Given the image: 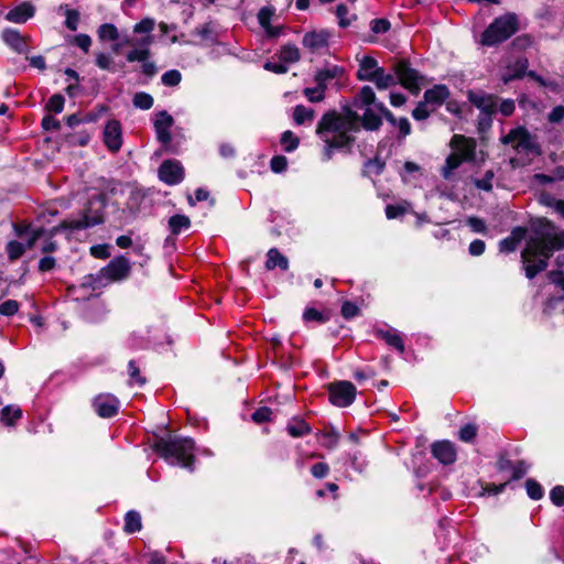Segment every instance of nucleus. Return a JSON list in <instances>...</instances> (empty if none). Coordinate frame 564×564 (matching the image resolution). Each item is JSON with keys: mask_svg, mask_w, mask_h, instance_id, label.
<instances>
[{"mask_svg": "<svg viewBox=\"0 0 564 564\" xmlns=\"http://www.w3.org/2000/svg\"><path fill=\"white\" fill-rule=\"evenodd\" d=\"M478 434V426L475 423H467L460 426L458 438L464 443H474Z\"/></svg>", "mask_w": 564, "mask_h": 564, "instance_id": "obj_43", "label": "nucleus"}, {"mask_svg": "<svg viewBox=\"0 0 564 564\" xmlns=\"http://www.w3.org/2000/svg\"><path fill=\"white\" fill-rule=\"evenodd\" d=\"M386 169V162L379 156H375L365 162V169L362 170V176H370L371 174L379 176Z\"/></svg>", "mask_w": 564, "mask_h": 564, "instance_id": "obj_36", "label": "nucleus"}, {"mask_svg": "<svg viewBox=\"0 0 564 564\" xmlns=\"http://www.w3.org/2000/svg\"><path fill=\"white\" fill-rule=\"evenodd\" d=\"M555 229V224L546 217H539L531 221L532 235L520 253L527 279L533 280L544 272L554 252L564 249V229L554 232Z\"/></svg>", "mask_w": 564, "mask_h": 564, "instance_id": "obj_1", "label": "nucleus"}, {"mask_svg": "<svg viewBox=\"0 0 564 564\" xmlns=\"http://www.w3.org/2000/svg\"><path fill=\"white\" fill-rule=\"evenodd\" d=\"M158 176L166 185H176L183 182L185 171L182 163L177 160H164L158 170Z\"/></svg>", "mask_w": 564, "mask_h": 564, "instance_id": "obj_10", "label": "nucleus"}, {"mask_svg": "<svg viewBox=\"0 0 564 564\" xmlns=\"http://www.w3.org/2000/svg\"><path fill=\"white\" fill-rule=\"evenodd\" d=\"M155 454L161 458L176 464L188 471H194L196 456L195 442L191 437H183L180 435H154L153 443L151 445Z\"/></svg>", "mask_w": 564, "mask_h": 564, "instance_id": "obj_2", "label": "nucleus"}, {"mask_svg": "<svg viewBox=\"0 0 564 564\" xmlns=\"http://www.w3.org/2000/svg\"><path fill=\"white\" fill-rule=\"evenodd\" d=\"M174 124V118L166 111L161 110L156 112L153 122L156 140L162 145H167L172 141L171 128Z\"/></svg>", "mask_w": 564, "mask_h": 564, "instance_id": "obj_14", "label": "nucleus"}, {"mask_svg": "<svg viewBox=\"0 0 564 564\" xmlns=\"http://www.w3.org/2000/svg\"><path fill=\"white\" fill-rule=\"evenodd\" d=\"M330 32L328 30L306 32L302 39L304 47L308 48L312 53H317L322 50L329 47Z\"/></svg>", "mask_w": 564, "mask_h": 564, "instance_id": "obj_17", "label": "nucleus"}, {"mask_svg": "<svg viewBox=\"0 0 564 564\" xmlns=\"http://www.w3.org/2000/svg\"><path fill=\"white\" fill-rule=\"evenodd\" d=\"M431 115V111L427 109V104L424 100L417 102L416 107L412 110V117L416 121L426 120Z\"/></svg>", "mask_w": 564, "mask_h": 564, "instance_id": "obj_62", "label": "nucleus"}, {"mask_svg": "<svg viewBox=\"0 0 564 564\" xmlns=\"http://www.w3.org/2000/svg\"><path fill=\"white\" fill-rule=\"evenodd\" d=\"M108 205V195L105 192L94 194L87 200L79 219L63 220L51 229V236L62 229L83 230L105 223V209Z\"/></svg>", "mask_w": 564, "mask_h": 564, "instance_id": "obj_3", "label": "nucleus"}, {"mask_svg": "<svg viewBox=\"0 0 564 564\" xmlns=\"http://www.w3.org/2000/svg\"><path fill=\"white\" fill-rule=\"evenodd\" d=\"M468 101L480 110V113L495 115L498 111V97L485 91H467Z\"/></svg>", "mask_w": 564, "mask_h": 564, "instance_id": "obj_13", "label": "nucleus"}, {"mask_svg": "<svg viewBox=\"0 0 564 564\" xmlns=\"http://www.w3.org/2000/svg\"><path fill=\"white\" fill-rule=\"evenodd\" d=\"M529 67V59L527 57L518 58L513 66H508L507 72L502 74L501 80L503 84H509L513 80L522 79Z\"/></svg>", "mask_w": 564, "mask_h": 564, "instance_id": "obj_24", "label": "nucleus"}, {"mask_svg": "<svg viewBox=\"0 0 564 564\" xmlns=\"http://www.w3.org/2000/svg\"><path fill=\"white\" fill-rule=\"evenodd\" d=\"M167 224L171 234L177 236L183 230H187L191 227V219L186 215L175 214L169 218Z\"/></svg>", "mask_w": 564, "mask_h": 564, "instance_id": "obj_33", "label": "nucleus"}, {"mask_svg": "<svg viewBox=\"0 0 564 564\" xmlns=\"http://www.w3.org/2000/svg\"><path fill=\"white\" fill-rule=\"evenodd\" d=\"M362 78H367L368 82L375 83L376 87L379 90H383L397 85L395 74H387L383 67L378 66L375 70L371 72V75L361 76Z\"/></svg>", "mask_w": 564, "mask_h": 564, "instance_id": "obj_23", "label": "nucleus"}, {"mask_svg": "<svg viewBox=\"0 0 564 564\" xmlns=\"http://www.w3.org/2000/svg\"><path fill=\"white\" fill-rule=\"evenodd\" d=\"M28 249L26 245L18 241V240H11L6 246V252L8 254L9 261H17L20 259L25 250Z\"/></svg>", "mask_w": 564, "mask_h": 564, "instance_id": "obj_40", "label": "nucleus"}, {"mask_svg": "<svg viewBox=\"0 0 564 564\" xmlns=\"http://www.w3.org/2000/svg\"><path fill=\"white\" fill-rule=\"evenodd\" d=\"M550 499L552 503L556 507L564 506V486L557 485L553 487L550 491Z\"/></svg>", "mask_w": 564, "mask_h": 564, "instance_id": "obj_64", "label": "nucleus"}, {"mask_svg": "<svg viewBox=\"0 0 564 564\" xmlns=\"http://www.w3.org/2000/svg\"><path fill=\"white\" fill-rule=\"evenodd\" d=\"M464 162V158L459 154V153H451L446 160H445V165L442 170V175L444 176V178H448L449 177V174L458 169Z\"/></svg>", "mask_w": 564, "mask_h": 564, "instance_id": "obj_41", "label": "nucleus"}, {"mask_svg": "<svg viewBox=\"0 0 564 564\" xmlns=\"http://www.w3.org/2000/svg\"><path fill=\"white\" fill-rule=\"evenodd\" d=\"M378 67V61L372 56H364L359 62V68L356 73V78L360 82H368L367 78L360 76L371 75V72Z\"/></svg>", "mask_w": 564, "mask_h": 564, "instance_id": "obj_35", "label": "nucleus"}, {"mask_svg": "<svg viewBox=\"0 0 564 564\" xmlns=\"http://www.w3.org/2000/svg\"><path fill=\"white\" fill-rule=\"evenodd\" d=\"M22 413L19 405H6L0 410V422L6 426H14L22 417Z\"/></svg>", "mask_w": 564, "mask_h": 564, "instance_id": "obj_32", "label": "nucleus"}, {"mask_svg": "<svg viewBox=\"0 0 564 564\" xmlns=\"http://www.w3.org/2000/svg\"><path fill=\"white\" fill-rule=\"evenodd\" d=\"M65 98L62 94H54L45 105V110L53 113H61L64 109Z\"/></svg>", "mask_w": 564, "mask_h": 564, "instance_id": "obj_49", "label": "nucleus"}, {"mask_svg": "<svg viewBox=\"0 0 564 564\" xmlns=\"http://www.w3.org/2000/svg\"><path fill=\"white\" fill-rule=\"evenodd\" d=\"M345 74V68L339 65H330L318 69L314 75V82L318 88L326 91L328 83L334 78H340Z\"/></svg>", "mask_w": 564, "mask_h": 564, "instance_id": "obj_20", "label": "nucleus"}, {"mask_svg": "<svg viewBox=\"0 0 564 564\" xmlns=\"http://www.w3.org/2000/svg\"><path fill=\"white\" fill-rule=\"evenodd\" d=\"M334 316V311L332 308H324L322 311L315 307H306L303 312L302 318L303 322L308 323H317L319 325L326 324Z\"/></svg>", "mask_w": 564, "mask_h": 564, "instance_id": "obj_26", "label": "nucleus"}, {"mask_svg": "<svg viewBox=\"0 0 564 564\" xmlns=\"http://www.w3.org/2000/svg\"><path fill=\"white\" fill-rule=\"evenodd\" d=\"M359 115L355 111L351 106H344L343 113L337 112L335 109L326 111L316 126V134L319 138H324V133H329L330 131H337L339 129L338 122L347 121L352 119V121H359Z\"/></svg>", "mask_w": 564, "mask_h": 564, "instance_id": "obj_6", "label": "nucleus"}, {"mask_svg": "<svg viewBox=\"0 0 564 564\" xmlns=\"http://www.w3.org/2000/svg\"><path fill=\"white\" fill-rule=\"evenodd\" d=\"M288 434L294 438L303 437L312 432L311 425L302 417H292L285 427Z\"/></svg>", "mask_w": 564, "mask_h": 564, "instance_id": "obj_29", "label": "nucleus"}, {"mask_svg": "<svg viewBox=\"0 0 564 564\" xmlns=\"http://www.w3.org/2000/svg\"><path fill=\"white\" fill-rule=\"evenodd\" d=\"M151 57L150 48H134L128 52L126 58L129 63L142 62L141 72L147 77L152 78L158 73V67L154 62H150Z\"/></svg>", "mask_w": 564, "mask_h": 564, "instance_id": "obj_18", "label": "nucleus"}, {"mask_svg": "<svg viewBox=\"0 0 564 564\" xmlns=\"http://www.w3.org/2000/svg\"><path fill=\"white\" fill-rule=\"evenodd\" d=\"M102 141L111 153H117L122 147V127L118 119L106 122L102 131Z\"/></svg>", "mask_w": 564, "mask_h": 564, "instance_id": "obj_12", "label": "nucleus"}, {"mask_svg": "<svg viewBox=\"0 0 564 564\" xmlns=\"http://www.w3.org/2000/svg\"><path fill=\"white\" fill-rule=\"evenodd\" d=\"M432 456L442 465H452L457 459V449L453 442L448 440L435 441L431 445Z\"/></svg>", "mask_w": 564, "mask_h": 564, "instance_id": "obj_15", "label": "nucleus"}, {"mask_svg": "<svg viewBox=\"0 0 564 564\" xmlns=\"http://www.w3.org/2000/svg\"><path fill=\"white\" fill-rule=\"evenodd\" d=\"M393 72L399 83L404 89L409 90L413 96H417L422 86L425 84V76L411 66L406 58L399 59L393 65Z\"/></svg>", "mask_w": 564, "mask_h": 564, "instance_id": "obj_5", "label": "nucleus"}, {"mask_svg": "<svg viewBox=\"0 0 564 564\" xmlns=\"http://www.w3.org/2000/svg\"><path fill=\"white\" fill-rule=\"evenodd\" d=\"M279 57L284 64L296 63L301 59L300 50L296 45L289 43L282 46Z\"/></svg>", "mask_w": 564, "mask_h": 564, "instance_id": "obj_37", "label": "nucleus"}, {"mask_svg": "<svg viewBox=\"0 0 564 564\" xmlns=\"http://www.w3.org/2000/svg\"><path fill=\"white\" fill-rule=\"evenodd\" d=\"M449 145L454 150H458L464 158V162H471L475 160L476 142L471 138H467L463 134H454L451 139Z\"/></svg>", "mask_w": 564, "mask_h": 564, "instance_id": "obj_19", "label": "nucleus"}, {"mask_svg": "<svg viewBox=\"0 0 564 564\" xmlns=\"http://www.w3.org/2000/svg\"><path fill=\"white\" fill-rule=\"evenodd\" d=\"M97 34L100 41H117L119 39V31L112 23H104L98 30Z\"/></svg>", "mask_w": 564, "mask_h": 564, "instance_id": "obj_42", "label": "nucleus"}, {"mask_svg": "<svg viewBox=\"0 0 564 564\" xmlns=\"http://www.w3.org/2000/svg\"><path fill=\"white\" fill-rule=\"evenodd\" d=\"M275 14V8L273 6L262 7L258 12V22L260 26L268 28L271 24V20Z\"/></svg>", "mask_w": 564, "mask_h": 564, "instance_id": "obj_51", "label": "nucleus"}, {"mask_svg": "<svg viewBox=\"0 0 564 564\" xmlns=\"http://www.w3.org/2000/svg\"><path fill=\"white\" fill-rule=\"evenodd\" d=\"M303 94L310 102H321L325 99V91L318 88L317 85L304 88Z\"/></svg>", "mask_w": 564, "mask_h": 564, "instance_id": "obj_58", "label": "nucleus"}, {"mask_svg": "<svg viewBox=\"0 0 564 564\" xmlns=\"http://www.w3.org/2000/svg\"><path fill=\"white\" fill-rule=\"evenodd\" d=\"M390 29H391V23L386 18H377V19L371 20V22H370V30L375 34L387 33L390 31Z\"/></svg>", "mask_w": 564, "mask_h": 564, "instance_id": "obj_57", "label": "nucleus"}, {"mask_svg": "<svg viewBox=\"0 0 564 564\" xmlns=\"http://www.w3.org/2000/svg\"><path fill=\"white\" fill-rule=\"evenodd\" d=\"M270 169L273 173L280 174L286 171L288 169V159L284 155H274L270 160Z\"/></svg>", "mask_w": 564, "mask_h": 564, "instance_id": "obj_60", "label": "nucleus"}, {"mask_svg": "<svg viewBox=\"0 0 564 564\" xmlns=\"http://www.w3.org/2000/svg\"><path fill=\"white\" fill-rule=\"evenodd\" d=\"M314 115V109L307 108L303 105H296L293 110V120L296 124L301 126L306 121L313 120Z\"/></svg>", "mask_w": 564, "mask_h": 564, "instance_id": "obj_38", "label": "nucleus"}, {"mask_svg": "<svg viewBox=\"0 0 564 564\" xmlns=\"http://www.w3.org/2000/svg\"><path fill=\"white\" fill-rule=\"evenodd\" d=\"M323 437L326 440L324 446L327 447L328 449H334L338 445L340 434L338 433V431L332 427L329 431L323 432Z\"/></svg>", "mask_w": 564, "mask_h": 564, "instance_id": "obj_63", "label": "nucleus"}, {"mask_svg": "<svg viewBox=\"0 0 564 564\" xmlns=\"http://www.w3.org/2000/svg\"><path fill=\"white\" fill-rule=\"evenodd\" d=\"M375 108L368 107L362 116L359 117L361 127L367 131H377L382 126L380 113L375 112Z\"/></svg>", "mask_w": 564, "mask_h": 564, "instance_id": "obj_31", "label": "nucleus"}, {"mask_svg": "<svg viewBox=\"0 0 564 564\" xmlns=\"http://www.w3.org/2000/svg\"><path fill=\"white\" fill-rule=\"evenodd\" d=\"M518 131L519 135L517 147L532 153L533 155L540 156L542 154V148L536 141H534L529 130L523 126H519Z\"/></svg>", "mask_w": 564, "mask_h": 564, "instance_id": "obj_25", "label": "nucleus"}, {"mask_svg": "<svg viewBox=\"0 0 564 564\" xmlns=\"http://www.w3.org/2000/svg\"><path fill=\"white\" fill-rule=\"evenodd\" d=\"M131 263L124 256L112 258L109 263L100 269V275H104L108 283L122 282L131 275Z\"/></svg>", "mask_w": 564, "mask_h": 564, "instance_id": "obj_8", "label": "nucleus"}, {"mask_svg": "<svg viewBox=\"0 0 564 564\" xmlns=\"http://www.w3.org/2000/svg\"><path fill=\"white\" fill-rule=\"evenodd\" d=\"M379 101L377 100L373 89L370 86L366 85L362 86L359 93L355 96L352 106L359 109L372 106L376 109V104Z\"/></svg>", "mask_w": 564, "mask_h": 564, "instance_id": "obj_27", "label": "nucleus"}, {"mask_svg": "<svg viewBox=\"0 0 564 564\" xmlns=\"http://www.w3.org/2000/svg\"><path fill=\"white\" fill-rule=\"evenodd\" d=\"M95 64L102 70H108L113 73L116 69L113 67L112 57L106 53L99 52L96 54Z\"/></svg>", "mask_w": 564, "mask_h": 564, "instance_id": "obj_54", "label": "nucleus"}, {"mask_svg": "<svg viewBox=\"0 0 564 564\" xmlns=\"http://www.w3.org/2000/svg\"><path fill=\"white\" fill-rule=\"evenodd\" d=\"M20 308V303L15 300H7L0 304V315L2 316H13L18 313Z\"/></svg>", "mask_w": 564, "mask_h": 564, "instance_id": "obj_61", "label": "nucleus"}, {"mask_svg": "<svg viewBox=\"0 0 564 564\" xmlns=\"http://www.w3.org/2000/svg\"><path fill=\"white\" fill-rule=\"evenodd\" d=\"M527 495L532 500H540L544 496V489L542 485L534 478H528L525 480Z\"/></svg>", "mask_w": 564, "mask_h": 564, "instance_id": "obj_46", "label": "nucleus"}, {"mask_svg": "<svg viewBox=\"0 0 564 564\" xmlns=\"http://www.w3.org/2000/svg\"><path fill=\"white\" fill-rule=\"evenodd\" d=\"M280 143L288 153L294 152L300 145V138L291 130H286L281 134Z\"/></svg>", "mask_w": 564, "mask_h": 564, "instance_id": "obj_39", "label": "nucleus"}, {"mask_svg": "<svg viewBox=\"0 0 564 564\" xmlns=\"http://www.w3.org/2000/svg\"><path fill=\"white\" fill-rule=\"evenodd\" d=\"M520 29V21L516 13L508 12L497 17L482 31L480 44L487 47H495L512 37Z\"/></svg>", "mask_w": 564, "mask_h": 564, "instance_id": "obj_4", "label": "nucleus"}, {"mask_svg": "<svg viewBox=\"0 0 564 564\" xmlns=\"http://www.w3.org/2000/svg\"><path fill=\"white\" fill-rule=\"evenodd\" d=\"M128 375H129V383L138 384L140 387L147 383V378L141 375L140 368L137 365L135 360L131 359L128 362Z\"/></svg>", "mask_w": 564, "mask_h": 564, "instance_id": "obj_44", "label": "nucleus"}, {"mask_svg": "<svg viewBox=\"0 0 564 564\" xmlns=\"http://www.w3.org/2000/svg\"><path fill=\"white\" fill-rule=\"evenodd\" d=\"M181 80L182 74L178 69H170L161 77L162 84L166 87H175L181 83Z\"/></svg>", "mask_w": 564, "mask_h": 564, "instance_id": "obj_53", "label": "nucleus"}, {"mask_svg": "<svg viewBox=\"0 0 564 564\" xmlns=\"http://www.w3.org/2000/svg\"><path fill=\"white\" fill-rule=\"evenodd\" d=\"M35 13V7L30 1H24L6 14V20L13 23H25L29 19L33 18Z\"/></svg>", "mask_w": 564, "mask_h": 564, "instance_id": "obj_21", "label": "nucleus"}, {"mask_svg": "<svg viewBox=\"0 0 564 564\" xmlns=\"http://www.w3.org/2000/svg\"><path fill=\"white\" fill-rule=\"evenodd\" d=\"M272 413L271 408L260 406L251 414V420L257 424L270 422Z\"/></svg>", "mask_w": 564, "mask_h": 564, "instance_id": "obj_56", "label": "nucleus"}, {"mask_svg": "<svg viewBox=\"0 0 564 564\" xmlns=\"http://www.w3.org/2000/svg\"><path fill=\"white\" fill-rule=\"evenodd\" d=\"M508 485V480L499 485H496L494 482H481V495L497 496L503 492Z\"/></svg>", "mask_w": 564, "mask_h": 564, "instance_id": "obj_55", "label": "nucleus"}, {"mask_svg": "<svg viewBox=\"0 0 564 564\" xmlns=\"http://www.w3.org/2000/svg\"><path fill=\"white\" fill-rule=\"evenodd\" d=\"M132 104L138 109L149 110L153 107L154 98L148 93L139 91L134 94Z\"/></svg>", "mask_w": 564, "mask_h": 564, "instance_id": "obj_45", "label": "nucleus"}, {"mask_svg": "<svg viewBox=\"0 0 564 564\" xmlns=\"http://www.w3.org/2000/svg\"><path fill=\"white\" fill-rule=\"evenodd\" d=\"M375 336L379 339L384 340L387 345L393 347L400 354L404 352L405 347L403 344V339L397 332L377 328V329H375Z\"/></svg>", "mask_w": 564, "mask_h": 564, "instance_id": "obj_30", "label": "nucleus"}, {"mask_svg": "<svg viewBox=\"0 0 564 564\" xmlns=\"http://www.w3.org/2000/svg\"><path fill=\"white\" fill-rule=\"evenodd\" d=\"M328 400L337 408L351 405L357 395L355 384L347 380H336L327 384Z\"/></svg>", "mask_w": 564, "mask_h": 564, "instance_id": "obj_7", "label": "nucleus"}, {"mask_svg": "<svg viewBox=\"0 0 564 564\" xmlns=\"http://www.w3.org/2000/svg\"><path fill=\"white\" fill-rule=\"evenodd\" d=\"M93 408L98 416L110 419L118 414L120 401L111 393H100L94 398Z\"/></svg>", "mask_w": 564, "mask_h": 564, "instance_id": "obj_11", "label": "nucleus"}, {"mask_svg": "<svg viewBox=\"0 0 564 564\" xmlns=\"http://www.w3.org/2000/svg\"><path fill=\"white\" fill-rule=\"evenodd\" d=\"M142 529L141 514L135 510H130L124 514L123 530L128 534H133Z\"/></svg>", "mask_w": 564, "mask_h": 564, "instance_id": "obj_34", "label": "nucleus"}, {"mask_svg": "<svg viewBox=\"0 0 564 564\" xmlns=\"http://www.w3.org/2000/svg\"><path fill=\"white\" fill-rule=\"evenodd\" d=\"M265 269L271 271L275 268L286 271L289 269V259L280 252L278 248L269 249L267 253Z\"/></svg>", "mask_w": 564, "mask_h": 564, "instance_id": "obj_28", "label": "nucleus"}, {"mask_svg": "<svg viewBox=\"0 0 564 564\" xmlns=\"http://www.w3.org/2000/svg\"><path fill=\"white\" fill-rule=\"evenodd\" d=\"M104 275H100V270L97 274H87L83 278L80 286L83 289H90L93 291L99 289L102 285Z\"/></svg>", "mask_w": 564, "mask_h": 564, "instance_id": "obj_50", "label": "nucleus"}, {"mask_svg": "<svg viewBox=\"0 0 564 564\" xmlns=\"http://www.w3.org/2000/svg\"><path fill=\"white\" fill-rule=\"evenodd\" d=\"M533 44V37L530 35V34H520L518 36H516L511 43H510V47L513 50V51H517V52H523L525 50H528L529 47H531Z\"/></svg>", "mask_w": 564, "mask_h": 564, "instance_id": "obj_47", "label": "nucleus"}, {"mask_svg": "<svg viewBox=\"0 0 564 564\" xmlns=\"http://www.w3.org/2000/svg\"><path fill=\"white\" fill-rule=\"evenodd\" d=\"M449 88L444 84L434 85L423 94V100L431 106L440 107L449 98Z\"/></svg>", "mask_w": 564, "mask_h": 564, "instance_id": "obj_22", "label": "nucleus"}, {"mask_svg": "<svg viewBox=\"0 0 564 564\" xmlns=\"http://www.w3.org/2000/svg\"><path fill=\"white\" fill-rule=\"evenodd\" d=\"M361 314V311L359 306L349 300H346L341 303L340 307V315L347 319L350 321Z\"/></svg>", "mask_w": 564, "mask_h": 564, "instance_id": "obj_48", "label": "nucleus"}, {"mask_svg": "<svg viewBox=\"0 0 564 564\" xmlns=\"http://www.w3.org/2000/svg\"><path fill=\"white\" fill-rule=\"evenodd\" d=\"M329 133H334L333 138H328V133H324V138H322L325 142V155L327 159L332 156V150H341L346 153L352 152V147L356 142V138L351 133H346L343 130L330 131Z\"/></svg>", "mask_w": 564, "mask_h": 564, "instance_id": "obj_9", "label": "nucleus"}, {"mask_svg": "<svg viewBox=\"0 0 564 564\" xmlns=\"http://www.w3.org/2000/svg\"><path fill=\"white\" fill-rule=\"evenodd\" d=\"M494 177H495V172L492 170H488L485 172L482 178L475 181V186L485 192H491Z\"/></svg>", "mask_w": 564, "mask_h": 564, "instance_id": "obj_59", "label": "nucleus"}, {"mask_svg": "<svg viewBox=\"0 0 564 564\" xmlns=\"http://www.w3.org/2000/svg\"><path fill=\"white\" fill-rule=\"evenodd\" d=\"M1 40L6 43V45H8L13 52L18 54L26 55L30 51V36L23 35L17 29L6 28L1 32Z\"/></svg>", "mask_w": 564, "mask_h": 564, "instance_id": "obj_16", "label": "nucleus"}, {"mask_svg": "<svg viewBox=\"0 0 564 564\" xmlns=\"http://www.w3.org/2000/svg\"><path fill=\"white\" fill-rule=\"evenodd\" d=\"M155 20L150 17L143 18L141 21L133 25V33L147 34L151 33L155 28Z\"/></svg>", "mask_w": 564, "mask_h": 564, "instance_id": "obj_52", "label": "nucleus"}]
</instances>
